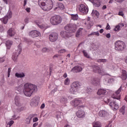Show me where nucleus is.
I'll list each match as a JSON object with an SVG mask.
<instances>
[{
    "label": "nucleus",
    "mask_w": 127,
    "mask_h": 127,
    "mask_svg": "<svg viewBox=\"0 0 127 127\" xmlns=\"http://www.w3.org/2000/svg\"><path fill=\"white\" fill-rule=\"evenodd\" d=\"M33 115H30L25 120V123L27 125L30 124V122L32 121V118H33Z\"/></svg>",
    "instance_id": "obj_24"
},
{
    "label": "nucleus",
    "mask_w": 127,
    "mask_h": 127,
    "mask_svg": "<svg viewBox=\"0 0 127 127\" xmlns=\"http://www.w3.org/2000/svg\"><path fill=\"white\" fill-rule=\"evenodd\" d=\"M65 50H61V51H60V53H64V52H65Z\"/></svg>",
    "instance_id": "obj_60"
},
{
    "label": "nucleus",
    "mask_w": 127,
    "mask_h": 127,
    "mask_svg": "<svg viewBox=\"0 0 127 127\" xmlns=\"http://www.w3.org/2000/svg\"><path fill=\"white\" fill-rule=\"evenodd\" d=\"M38 126V123H35L33 125V127H37Z\"/></svg>",
    "instance_id": "obj_58"
},
{
    "label": "nucleus",
    "mask_w": 127,
    "mask_h": 127,
    "mask_svg": "<svg viewBox=\"0 0 127 127\" xmlns=\"http://www.w3.org/2000/svg\"><path fill=\"white\" fill-rule=\"evenodd\" d=\"M91 35H95L96 36H100V33H99V31H96V32H92L91 33L89 34L88 36L90 37Z\"/></svg>",
    "instance_id": "obj_36"
},
{
    "label": "nucleus",
    "mask_w": 127,
    "mask_h": 127,
    "mask_svg": "<svg viewBox=\"0 0 127 127\" xmlns=\"http://www.w3.org/2000/svg\"><path fill=\"white\" fill-rule=\"evenodd\" d=\"M63 77H64V78H67V73H65L64 74Z\"/></svg>",
    "instance_id": "obj_64"
},
{
    "label": "nucleus",
    "mask_w": 127,
    "mask_h": 127,
    "mask_svg": "<svg viewBox=\"0 0 127 127\" xmlns=\"http://www.w3.org/2000/svg\"><path fill=\"white\" fill-rule=\"evenodd\" d=\"M91 68L95 73H98L99 74H101V75H103V71L101 70L100 67L96 65H91Z\"/></svg>",
    "instance_id": "obj_17"
},
{
    "label": "nucleus",
    "mask_w": 127,
    "mask_h": 127,
    "mask_svg": "<svg viewBox=\"0 0 127 127\" xmlns=\"http://www.w3.org/2000/svg\"><path fill=\"white\" fill-rule=\"evenodd\" d=\"M82 103V100L80 99H75L71 101V104L73 107H78Z\"/></svg>",
    "instance_id": "obj_18"
},
{
    "label": "nucleus",
    "mask_w": 127,
    "mask_h": 127,
    "mask_svg": "<svg viewBox=\"0 0 127 127\" xmlns=\"http://www.w3.org/2000/svg\"><path fill=\"white\" fill-rule=\"evenodd\" d=\"M126 47V44L122 41H117L115 42V50H124Z\"/></svg>",
    "instance_id": "obj_7"
},
{
    "label": "nucleus",
    "mask_w": 127,
    "mask_h": 127,
    "mask_svg": "<svg viewBox=\"0 0 127 127\" xmlns=\"http://www.w3.org/2000/svg\"><path fill=\"white\" fill-rule=\"evenodd\" d=\"M17 29L16 28H10L7 31V33L8 36L10 37H13L16 34Z\"/></svg>",
    "instance_id": "obj_11"
},
{
    "label": "nucleus",
    "mask_w": 127,
    "mask_h": 127,
    "mask_svg": "<svg viewBox=\"0 0 127 127\" xmlns=\"http://www.w3.org/2000/svg\"><path fill=\"white\" fill-rule=\"evenodd\" d=\"M22 51V48H21V46L19 45L15 49V51L13 53V55L12 56V59L14 62H16L17 61V57H18V55L20 54Z\"/></svg>",
    "instance_id": "obj_3"
},
{
    "label": "nucleus",
    "mask_w": 127,
    "mask_h": 127,
    "mask_svg": "<svg viewBox=\"0 0 127 127\" xmlns=\"http://www.w3.org/2000/svg\"><path fill=\"white\" fill-rule=\"evenodd\" d=\"M14 123V121H10L8 123L7 126H9V127H11L12 125Z\"/></svg>",
    "instance_id": "obj_45"
},
{
    "label": "nucleus",
    "mask_w": 127,
    "mask_h": 127,
    "mask_svg": "<svg viewBox=\"0 0 127 127\" xmlns=\"http://www.w3.org/2000/svg\"><path fill=\"white\" fill-rule=\"evenodd\" d=\"M3 31V27L0 26V32H2Z\"/></svg>",
    "instance_id": "obj_56"
},
{
    "label": "nucleus",
    "mask_w": 127,
    "mask_h": 127,
    "mask_svg": "<svg viewBox=\"0 0 127 127\" xmlns=\"http://www.w3.org/2000/svg\"><path fill=\"white\" fill-rule=\"evenodd\" d=\"M64 85H68L70 84V79L68 78H66L64 81Z\"/></svg>",
    "instance_id": "obj_42"
},
{
    "label": "nucleus",
    "mask_w": 127,
    "mask_h": 127,
    "mask_svg": "<svg viewBox=\"0 0 127 127\" xmlns=\"http://www.w3.org/2000/svg\"><path fill=\"white\" fill-rule=\"evenodd\" d=\"M83 30V28H80L77 30L76 33V37H79L80 35H82V31Z\"/></svg>",
    "instance_id": "obj_34"
},
{
    "label": "nucleus",
    "mask_w": 127,
    "mask_h": 127,
    "mask_svg": "<svg viewBox=\"0 0 127 127\" xmlns=\"http://www.w3.org/2000/svg\"><path fill=\"white\" fill-rule=\"evenodd\" d=\"M115 79L114 77H112L108 80V84H112V83H114L115 81Z\"/></svg>",
    "instance_id": "obj_43"
},
{
    "label": "nucleus",
    "mask_w": 127,
    "mask_h": 127,
    "mask_svg": "<svg viewBox=\"0 0 127 127\" xmlns=\"http://www.w3.org/2000/svg\"><path fill=\"white\" fill-rule=\"evenodd\" d=\"M7 49H10V46L12 45V41L8 40L5 43Z\"/></svg>",
    "instance_id": "obj_32"
},
{
    "label": "nucleus",
    "mask_w": 127,
    "mask_h": 127,
    "mask_svg": "<svg viewBox=\"0 0 127 127\" xmlns=\"http://www.w3.org/2000/svg\"><path fill=\"white\" fill-rule=\"evenodd\" d=\"M106 37H107V38H111V34L108 33V34H106Z\"/></svg>",
    "instance_id": "obj_54"
},
{
    "label": "nucleus",
    "mask_w": 127,
    "mask_h": 127,
    "mask_svg": "<svg viewBox=\"0 0 127 127\" xmlns=\"http://www.w3.org/2000/svg\"><path fill=\"white\" fill-rule=\"evenodd\" d=\"M10 71H11V69L10 67H9L8 68V71H7V74H8L7 76L8 77H9V76L10 75Z\"/></svg>",
    "instance_id": "obj_47"
},
{
    "label": "nucleus",
    "mask_w": 127,
    "mask_h": 127,
    "mask_svg": "<svg viewBox=\"0 0 127 127\" xmlns=\"http://www.w3.org/2000/svg\"><path fill=\"white\" fill-rule=\"evenodd\" d=\"M59 7H60V8H64V5H63V3H60L58 5Z\"/></svg>",
    "instance_id": "obj_46"
},
{
    "label": "nucleus",
    "mask_w": 127,
    "mask_h": 127,
    "mask_svg": "<svg viewBox=\"0 0 127 127\" xmlns=\"http://www.w3.org/2000/svg\"><path fill=\"white\" fill-rule=\"evenodd\" d=\"M61 35L64 38H68V37H71V33L66 31H62L61 32Z\"/></svg>",
    "instance_id": "obj_19"
},
{
    "label": "nucleus",
    "mask_w": 127,
    "mask_h": 127,
    "mask_svg": "<svg viewBox=\"0 0 127 127\" xmlns=\"http://www.w3.org/2000/svg\"><path fill=\"white\" fill-rule=\"evenodd\" d=\"M95 7H99L101 5L100 0H90Z\"/></svg>",
    "instance_id": "obj_23"
},
{
    "label": "nucleus",
    "mask_w": 127,
    "mask_h": 127,
    "mask_svg": "<svg viewBox=\"0 0 127 127\" xmlns=\"http://www.w3.org/2000/svg\"><path fill=\"white\" fill-rule=\"evenodd\" d=\"M37 121H38V118H37V117H35V118H33V123H35V122H37Z\"/></svg>",
    "instance_id": "obj_52"
},
{
    "label": "nucleus",
    "mask_w": 127,
    "mask_h": 127,
    "mask_svg": "<svg viewBox=\"0 0 127 127\" xmlns=\"http://www.w3.org/2000/svg\"><path fill=\"white\" fill-rule=\"evenodd\" d=\"M82 53L84 56V57H86V58L90 59L91 58V57L89 55V54L87 53L85 50L82 51Z\"/></svg>",
    "instance_id": "obj_38"
},
{
    "label": "nucleus",
    "mask_w": 127,
    "mask_h": 127,
    "mask_svg": "<svg viewBox=\"0 0 127 127\" xmlns=\"http://www.w3.org/2000/svg\"><path fill=\"white\" fill-rule=\"evenodd\" d=\"M41 109H43L44 108H45V104H42L40 107Z\"/></svg>",
    "instance_id": "obj_57"
},
{
    "label": "nucleus",
    "mask_w": 127,
    "mask_h": 127,
    "mask_svg": "<svg viewBox=\"0 0 127 127\" xmlns=\"http://www.w3.org/2000/svg\"><path fill=\"white\" fill-rule=\"evenodd\" d=\"M83 70L82 68V66H75L71 69L72 72H74V73H79V72H81Z\"/></svg>",
    "instance_id": "obj_20"
},
{
    "label": "nucleus",
    "mask_w": 127,
    "mask_h": 127,
    "mask_svg": "<svg viewBox=\"0 0 127 127\" xmlns=\"http://www.w3.org/2000/svg\"><path fill=\"white\" fill-rule=\"evenodd\" d=\"M71 19L73 20H78V18L79 17L78 16V14H71Z\"/></svg>",
    "instance_id": "obj_37"
},
{
    "label": "nucleus",
    "mask_w": 127,
    "mask_h": 127,
    "mask_svg": "<svg viewBox=\"0 0 127 127\" xmlns=\"http://www.w3.org/2000/svg\"><path fill=\"white\" fill-rule=\"evenodd\" d=\"M12 15V12H11V11H8L6 15H5L3 18L1 19V21H2L4 24H6V23H7V21H8V19L11 18Z\"/></svg>",
    "instance_id": "obj_8"
},
{
    "label": "nucleus",
    "mask_w": 127,
    "mask_h": 127,
    "mask_svg": "<svg viewBox=\"0 0 127 127\" xmlns=\"http://www.w3.org/2000/svg\"><path fill=\"white\" fill-rule=\"evenodd\" d=\"M125 111H126V106H122V107L120 110V113H122V115H125Z\"/></svg>",
    "instance_id": "obj_39"
},
{
    "label": "nucleus",
    "mask_w": 127,
    "mask_h": 127,
    "mask_svg": "<svg viewBox=\"0 0 127 127\" xmlns=\"http://www.w3.org/2000/svg\"><path fill=\"white\" fill-rule=\"evenodd\" d=\"M122 91V86H121L118 90H117L112 96V98L113 99H116V100H120L121 99V95L120 93Z\"/></svg>",
    "instance_id": "obj_12"
},
{
    "label": "nucleus",
    "mask_w": 127,
    "mask_h": 127,
    "mask_svg": "<svg viewBox=\"0 0 127 127\" xmlns=\"http://www.w3.org/2000/svg\"><path fill=\"white\" fill-rule=\"evenodd\" d=\"M106 8H107V5H104L102 6V9H106Z\"/></svg>",
    "instance_id": "obj_62"
},
{
    "label": "nucleus",
    "mask_w": 127,
    "mask_h": 127,
    "mask_svg": "<svg viewBox=\"0 0 127 127\" xmlns=\"http://www.w3.org/2000/svg\"><path fill=\"white\" fill-rule=\"evenodd\" d=\"M106 93H107V90L104 89H100L98 90L97 92V95L100 96L101 97H104L106 95Z\"/></svg>",
    "instance_id": "obj_22"
},
{
    "label": "nucleus",
    "mask_w": 127,
    "mask_h": 127,
    "mask_svg": "<svg viewBox=\"0 0 127 127\" xmlns=\"http://www.w3.org/2000/svg\"><path fill=\"white\" fill-rule=\"evenodd\" d=\"M50 52V49L47 47H44L42 49V52L43 53H48V52Z\"/></svg>",
    "instance_id": "obj_35"
},
{
    "label": "nucleus",
    "mask_w": 127,
    "mask_h": 127,
    "mask_svg": "<svg viewBox=\"0 0 127 127\" xmlns=\"http://www.w3.org/2000/svg\"><path fill=\"white\" fill-rule=\"evenodd\" d=\"M109 106L113 111H117L119 109V104L116 101H111L109 103Z\"/></svg>",
    "instance_id": "obj_13"
},
{
    "label": "nucleus",
    "mask_w": 127,
    "mask_h": 127,
    "mask_svg": "<svg viewBox=\"0 0 127 127\" xmlns=\"http://www.w3.org/2000/svg\"><path fill=\"white\" fill-rule=\"evenodd\" d=\"M40 98L39 96H35L31 101L30 106L31 107H37L38 104H39Z\"/></svg>",
    "instance_id": "obj_9"
},
{
    "label": "nucleus",
    "mask_w": 127,
    "mask_h": 127,
    "mask_svg": "<svg viewBox=\"0 0 127 127\" xmlns=\"http://www.w3.org/2000/svg\"><path fill=\"white\" fill-rule=\"evenodd\" d=\"M15 105L17 107H21V103L20 102V98L19 96H16L14 98Z\"/></svg>",
    "instance_id": "obj_21"
},
{
    "label": "nucleus",
    "mask_w": 127,
    "mask_h": 127,
    "mask_svg": "<svg viewBox=\"0 0 127 127\" xmlns=\"http://www.w3.org/2000/svg\"><path fill=\"white\" fill-rule=\"evenodd\" d=\"M62 18L60 16L56 15L52 17L51 18V23L54 25H57L59 23H61Z\"/></svg>",
    "instance_id": "obj_5"
},
{
    "label": "nucleus",
    "mask_w": 127,
    "mask_h": 127,
    "mask_svg": "<svg viewBox=\"0 0 127 127\" xmlns=\"http://www.w3.org/2000/svg\"><path fill=\"white\" fill-rule=\"evenodd\" d=\"M56 91H57V88H54L51 92L52 94H54Z\"/></svg>",
    "instance_id": "obj_55"
},
{
    "label": "nucleus",
    "mask_w": 127,
    "mask_h": 127,
    "mask_svg": "<svg viewBox=\"0 0 127 127\" xmlns=\"http://www.w3.org/2000/svg\"><path fill=\"white\" fill-rule=\"evenodd\" d=\"M25 23H28V18H26L24 20Z\"/></svg>",
    "instance_id": "obj_59"
},
{
    "label": "nucleus",
    "mask_w": 127,
    "mask_h": 127,
    "mask_svg": "<svg viewBox=\"0 0 127 127\" xmlns=\"http://www.w3.org/2000/svg\"><path fill=\"white\" fill-rule=\"evenodd\" d=\"M15 77H17V78H24L25 77V74L23 72L21 73H16L15 74Z\"/></svg>",
    "instance_id": "obj_31"
},
{
    "label": "nucleus",
    "mask_w": 127,
    "mask_h": 127,
    "mask_svg": "<svg viewBox=\"0 0 127 127\" xmlns=\"http://www.w3.org/2000/svg\"><path fill=\"white\" fill-rule=\"evenodd\" d=\"M37 86L31 83H26L23 86V93L26 97H31L38 90Z\"/></svg>",
    "instance_id": "obj_1"
},
{
    "label": "nucleus",
    "mask_w": 127,
    "mask_h": 127,
    "mask_svg": "<svg viewBox=\"0 0 127 127\" xmlns=\"http://www.w3.org/2000/svg\"><path fill=\"white\" fill-rule=\"evenodd\" d=\"M117 2H119V3H122L123 1H124L125 0H114Z\"/></svg>",
    "instance_id": "obj_49"
},
{
    "label": "nucleus",
    "mask_w": 127,
    "mask_h": 127,
    "mask_svg": "<svg viewBox=\"0 0 127 127\" xmlns=\"http://www.w3.org/2000/svg\"><path fill=\"white\" fill-rule=\"evenodd\" d=\"M76 116L78 118H84L85 117V112L83 111L79 110L76 112Z\"/></svg>",
    "instance_id": "obj_25"
},
{
    "label": "nucleus",
    "mask_w": 127,
    "mask_h": 127,
    "mask_svg": "<svg viewBox=\"0 0 127 127\" xmlns=\"http://www.w3.org/2000/svg\"><path fill=\"white\" fill-rule=\"evenodd\" d=\"M92 16L93 17H96L97 18H99V16L100 15V13L97 10H93L91 13Z\"/></svg>",
    "instance_id": "obj_26"
},
{
    "label": "nucleus",
    "mask_w": 127,
    "mask_h": 127,
    "mask_svg": "<svg viewBox=\"0 0 127 127\" xmlns=\"http://www.w3.org/2000/svg\"><path fill=\"white\" fill-rule=\"evenodd\" d=\"M97 62L98 63H106V62H108V60L107 59H98L97 60Z\"/></svg>",
    "instance_id": "obj_40"
},
{
    "label": "nucleus",
    "mask_w": 127,
    "mask_h": 127,
    "mask_svg": "<svg viewBox=\"0 0 127 127\" xmlns=\"http://www.w3.org/2000/svg\"><path fill=\"white\" fill-rule=\"evenodd\" d=\"M88 80L95 86H99L100 85V79L98 78L91 77L88 79Z\"/></svg>",
    "instance_id": "obj_10"
},
{
    "label": "nucleus",
    "mask_w": 127,
    "mask_h": 127,
    "mask_svg": "<svg viewBox=\"0 0 127 127\" xmlns=\"http://www.w3.org/2000/svg\"><path fill=\"white\" fill-rule=\"evenodd\" d=\"M61 115H62V113L60 112V111L57 112L56 113V117L57 119L61 118Z\"/></svg>",
    "instance_id": "obj_44"
},
{
    "label": "nucleus",
    "mask_w": 127,
    "mask_h": 127,
    "mask_svg": "<svg viewBox=\"0 0 127 127\" xmlns=\"http://www.w3.org/2000/svg\"><path fill=\"white\" fill-rule=\"evenodd\" d=\"M37 25H38V26H39V27H40V28H44V25H41L38 23H37Z\"/></svg>",
    "instance_id": "obj_50"
},
{
    "label": "nucleus",
    "mask_w": 127,
    "mask_h": 127,
    "mask_svg": "<svg viewBox=\"0 0 127 127\" xmlns=\"http://www.w3.org/2000/svg\"><path fill=\"white\" fill-rule=\"evenodd\" d=\"M79 11L82 13L87 14L89 11V8L84 4H81L79 7Z\"/></svg>",
    "instance_id": "obj_16"
},
{
    "label": "nucleus",
    "mask_w": 127,
    "mask_h": 127,
    "mask_svg": "<svg viewBox=\"0 0 127 127\" xmlns=\"http://www.w3.org/2000/svg\"><path fill=\"white\" fill-rule=\"evenodd\" d=\"M121 78L122 79V80H127V71L126 70H122V75L121 76Z\"/></svg>",
    "instance_id": "obj_27"
},
{
    "label": "nucleus",
    "mask_w": 127,
    "mask_h": 127,
    "mask_svg": "<svg viewBox=\"0 0 127 127\" xmlns=\"http://www.w3.org/2000/svg\"><path fill=\"white\" fill-rule=\"evenodd\" d=\"M106 29V30H110V29H111V27L110 26V25L109 24V23L107 24Z\"/></svg>",
    "instance_id": "obj_48"
},
{
    "label": "nucleus",
    "mask_w": 127,
    "mask_h": 127,
    "mask_svg": "<svg viewBox=\"0 0 127 127\" xmlns=\"http://www.w3.org/2000/svg\"><path fill=\"white\" fill-rule=\"evenodd\" d=\"M64 29L67 31V32L72 33V32H75V31H76L77 26L74 24H69L64 27Z\"/></svg>",
    "instance_id": "obj_6"
},
{
    "label": "nucleus",
    "mask_w": 127,
    "mask_h": 127,
    "mask_svg": "<svg viewBox=\"0 0 127 127\" xmlns=\"http://www.w3.org/2000/svg\"><path fill=\"white\" fill-rule=\"evenodd\" d=\"M39 5L45 11H49L53 7V2L52 0H39Z\"/></svg>",
    "instance_id": "obj_2"
},
{
    "label": "nucleus",
    "mask_w": 127,
    "mask_h": 127,
    "mask_svg": "<svg viewBox=\"0 0 127 127\" xmlns=\"http://www.w3.org/2000/svg\"><path fill=\"white\" fill-rule=\"evenodd\" d=\"M15 91H17L18 92L17 93H21L22 91H23V85L22 84H21L18 87H15Z\"/></svg>",
    "instance_id": "obj_29"
},
{
    "label": "nucleus",
    "mask_w": 127,
    "mask_h": 127,
    "mask_svg": "<svg viewBox=\"0 0 127 127\" xmlns=\"http://www.w3.org/2000/svg\"><path fill=\"white\" fill-rule=\"evenodd\" d=\"M49 39L51 42H55L58 39V34L52 33L49 35Z\"/></svg>",
    "instance_id": "obj_14"
},
{
    "label": "nucleus",
    "mask_w": 127,
    "mask_h": 127,
    "mask_svg": "<svg viewBox=\"0 0 127 127\" xmlns=\"http://www.w3.org/2000/svg\"><path fill=\"white\" fill-rule=\"evenodd\" d=\"M78 89H79V83L77 81L73 82L69 90V93L74 95L77 93Z\"/></svg>",
    "instance_id": "obj_4"
},
{
    "label": "nucleus",
    "mask_w": 127,
    "mask_h": 127,
    "mask_svg": "<svg viewBox=\"0 0 127 127\" xmlns=\"http://www.w3.org/2000/svg\"><path fill=\"white\" fill-rule=\"evenodd\" d=\"M26 10L27 12H30V8H26Z\"/></svg>",
    "instance_id": "obj_61"
},
{
    "label": "nucleus",
    "mask_w": 127,
    "mask_h": 127,
    "mask_svg": "<svg viewBox=\"0 0 127 127\" xmlns=\"http://www.w3.org/2000/svg\"><path fill=\"white\" fill-rule=\"evenodd\" d=\"M119 15H120L121 16H124V14L123 11H120L118 13Z\"/></svg>",
    "instance_id": "obj_51"
},
{
    "label": "nucleus",
    "mask_w": 127,
    "mask_h": 127,
    "mask_svg": "<svg viewBox=\"0 0 127 127\" xmlns=\"http://www.w3.org/2000/svg\"><path fill=\"white\" fill-rule=\"evenodd\" d=\"M124 26H125L124 23H120L118 25L115 27L114 30L115 31H120V30L122 28V27H124Z\"/></svg>",
    "instance_id": "obj_28"
},
{
    "label": "nucleus",
    "mask_w": 127,
    "mask_h": 127,
    "mask_svg": "<svg viewBox=\"0 0 127 127\" xmlns=\"http://www.w3.org/2000/svg\"><path fill=\"white\" fill-rule=\"evenodd\" d=\"M27 2V1L26 0H24V6H25V5H26Z\"/></svg>",
    "instance_id": "obj_63"
},
{
    "label": "nucleus",
    "mask_w": 127,
    "mask_h": 127,
    "mask_svg": "<svg viewBox=\"0 0 127 127\" xmlns=\"http://www.w3.org/2000/svg\"><path fill=\"white\" fill-rule=\"evenodd\" d=\"M108 113H107L105 110H102L99 113V117H101L102 118H105V117H106Z\"/></svg>",
    "instance_id": "obj_30"
},
{
    "label": "nucleus",
    "mask_w": 127,
    "mask_h": 127,
    "mask_svg": "<svg viewBox=\"0 0 127 127\" xmlns=\"http://www.w3.org/2000/svg\"><path fill=\"white\" fill-rule=\"evenodd\" d=\"M92 126L93 127H102V124L99 122H94Z\"/></svg>",
    "instance_id": "obj_33"
},
{
    "label": "nucleus",
    "mask_w": 127,
    "mask_h": 127,
    "mask_svg": "<svg viewBox=\"0 0 127 127\" xmlns=\"http://www.w3.org/2000/svg\"><path fill=\"white\" fill-rule=\"evenodd\" d=\"M0 62L1 63L4 62V57L0 58Z\"/></svg>",
    "instance_id": "obj_53"
},
{
    "label": "nucleus",
    "mask_w": 127,
    "mask_h": 127,
    "mask_svg": "<svg viewBox=\"0 0 127 127\" xmlns=\"http://www.w3.org/2000/svg\"><path fill=\"white\" fill-rule=\"evenodd\" d=\"M61 103L63 104H66L67 103V98L66 97H63L61 99Z\"/></svg>",
    "instance_id": "obj_41"
},
{
    "label": "nucleus",
    "mask_w": 127,
    "mask_h": 127,
    "mask_svg": "<svg viewBox=\"0 0 127 127\" xmlns=\"http://www.w3.org/2000/svg\"><path fill=\"white\" fill-rule=\"evenodd\" d=\"M29 35L32 38H35V37H38V36H40L41 34L38 31L33 30L29 33Z\"/></svg>",
    "instance_id": "obj_15"
}]
</instances>
